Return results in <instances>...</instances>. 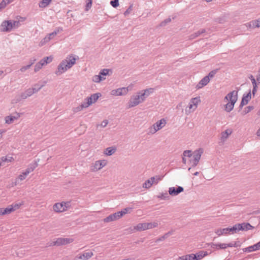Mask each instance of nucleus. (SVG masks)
Returning a JSON list of instances; mask_svg holds the SVG:
<instances>
[{
	"instance_id": "nucleus-1",
	"label": "nucleus",
	"mask_w": 260,
	"mask_h": 260,
	"mask_svg": "<svg viewBox=\"0 0 260 260\" xmlns=\"http://www.w3.org/2000/svg\"><path fill=\"white\" fill-rule=\"evenodd\" d=\"M153 91L154 88H150L137 92L135 94L131 96L127 103V108L134 107L143 103Z\"/></svg>"
},
{
	"instance_id": "nucleus-2",
	"label": "nucleus",
	"mask_w": 260,
	"mask_h": 260,
	"mask_svg": "<svg viewBox=\"0 0 260 260\" xmlns=\"http://www.w3.org/2000/svg\"><path fill=\"white\" fill-rule=\"evenodd\" d=\"M78 58L79 57L73 54L68 55L59 63L55 72V74L57 76H59L64 73L75 64L76 60L78 59Z\"/></svg>"
},
{
	"instance_id": "nucleus-3",
	"label": "nucleus",
	"mask_w": 260,
	"mask_h": 260,
	"mask_svg": "<svg viewBox=\"0 0 260 260\" xmlns=\"http://www.w3.org/2000/svg\"><path fill=\"white\" fill-rule=\"evenodd\" d=\"M237 100V91H233L229 93L224 99V102L226 103L224 106V110L227 112H231L233 109L234 105Z\"/></svg>"
},
{
	"instance_id": "nucleus-4",
	"label": "nucleus",
	"mask_w": 260,
	"mask_h": 260,
	"mask_svg": "<svg viewBox=\"0 0 260 260\" xmlns=\"http://www.w3.org/2000/svg\"><path fill=\"white\" fill-rule=\"evenodd\" d=\"M167 124V120L165 118H162L156 121L152 126L148 129L147 133L149 135H153L159 130L162 128Z\"/></svg>"
},
{
	"instance_id": "nucleus-5",
	"label": "nucleus",
	"mask_w": 260,
	"mask_h": 260,
	"mask_svg": "<svg viewBox=\"0 0 260 260\" xmlns=\"http://www.w3.org/2000/svg\"><path fill=\"white\" fill-rule=\"evenodd\" d=\"M130 210V208H126L123 209L121 211L114 213L113 214L109 215L106 218L104 219L105 222H109L119 219L122 216L126 214L128 211Z\"/></svg>"
},
{
	"instance_id": "nucleus-6",
	"label": "nucleus",
	"mask_w": 260,
	"mask_h": 260,
	"mask_svg": "<svg viewBox=\"0 0 260 260\" xmlns=\"http://www.w3.org/2000/svg\"><path fill=\"white\" fill-rule=\"evenodd\" d=\"M201 99L200 96L191 98L189 103L188 108L189 112H193L196 110L198 105L201 103Z\"/></svg>"
},
{
	"instance_id": "nucleus-7",
	"label": "nucleus",
	"mask_w": 260,
	"mask_h": 260,
	"mask_svg": "<svg viewBox=\"0 0 260 260\" xmlns=\"http://www.w3.org/2000/svg\"><path fill=\"white\" fill-rule=\"evenodd\" d=\"M70 206L69 202H61L56 203L53 206V209L56 212H61L66 211Z\"/></svg>"
},
{
	"instance_id": "nucleus-8",
	"label": "nucleus",
	"mask_w": 260,
	"mask_h": 260,
	"mask_svg": "<svg viewBox=\"0 0 260 260\" xmlns=\"http://www.w3.org/2000/svg\"><path fill=\"white\" fill-rule=\"evenodd\" d=\"M129 90V87L119 88L111 90V94L113 96L125 95L128 93Z\"/></svg>"
},
{
	"instance_id": "nucleus-9",
	"label": "nucleus",
	"mask_w": 260,
	"mask_h": 260,
	"mask_svg": "<svg viewBox=\"0 0 260 260\" xmlns=\"http://www.w3.org/2000/svg\"><path fill=\"white\" fill-rule=\"evenodd\" d=\"M101 95L102 94L100 92L92 94L89 97L86 98L84 102L88 107L92 104L95 103Z\"/></svg>"
},
{
	"instance_id": "nucleus-10",
	"label": "nucleus",
	"mask_w": 260,
	"mask_h": 260,
	"mask_svg": "<svg viewBox=\"0 0 260 260\" xmlns=\"http://www.w3.org/2000/svg\"><path fill=\"white\" fill-rule=\"evenodd\" d=\"M204 152L203 149L200 148L193 153V159L191 160L192 166L194 167L198 164L202 154Z\"/></svg>"
},
{
	"instance_id": "nucleus-11",
	"label": "nucleus",
	"mask_w": 260,
	"mask_h": 260,
	"mask_svg": "<svg viewBox=\"0 0 260 260\" xmlns=\"http://www.w3.org/2000/svg\"><path fill=\"white\" fill-rule=\"evenodd\" d=\"M106 164L107 161L105 160H97L91 166V170L92 172H96L103 168Z\"/></svg>"
},
{
	"instance_id": "nucleus-12",
	"label": "nucleus",
	"mask_w": 260,
	"mask_h": 260,
	"mask_svg": "<svg viewBox=\"0 0 260 260\" xmlns=\"http://www.w3.org/2000/svg\"><path fill=\"white\" fill-rule=\"evenodd\" d=\"M232 129L229 128L224 131H223L220 134V137L219 143L220 145H223L229 137L232 134Z\"/></svg>"
},
{
	"instance_id": "nucleus-13",
	"label": "nucleus",
	"mask_w": 260,
	"mask_h": 260,
	"mask_svg": "<svg viewBox=\"0 0 260 260\" xmlns=\"http://www.w3.org/2000/svg\"><path fill=\"white\" fill-rule=\"evenodd\" d=\"M12 29V21H4L0 25V30L3 32H9Z\"/></svg>"
},
{
	"instance_id": "nucleus-14",
	"label": "nucleus",
	"mask_w": 260,
	"mask_h": 260,
	"mask_svg": "<svg viewBox=\"0 0 260 260\" xmlns=\"http://www.w3.org/2000/svg\"><path fill=\"white\" fill-rule=\"evenodd\" d=\"M73 241V239L72 238H57L56 241L53 242V245L57 246L66 245L72 243Z\"/></svg>"
},
{
	"instance_id": "nucleus-15",
	"label": "nucleus",
	"mask_w": 260,
	"mask_h": 260,
	"mask_svg": "<svg viewBox=\"0 0 260 260\" xmlns=\"http://www.w3.org/2000/svg\"><path fill=\"white\" fill-rule=\"evenodd\" d=\"M229 234L237 233L240 231L244 230V223L236 224L232 227L228 228Z\"/></svg>"
},
{
	"instance_id": "nucleus-16",
	"label": "nucleus",
	"mask_w": 260,
	"mask_h": 260,
	"mask_svg": "<svg viewBox=\"0 0 260 260\" xmlns=\"http://www.w3.org/2000/svg\"><path fill=\"white\" fill-rule=\"evenodd\" d=\"M184 189L181 186L171 187L169 188L168 192L172 196H176L183 191Z\"/></svg>"
},
{
	"instance_id": "nucleus-17",
	"label": "nucleus",
	"mask_w": 260,
	"mask_h": 260,
	"mask_svg": "<svg viewBox=\"0 0 260 260\" xmlns=\"http://www.w3.org/2000/svg\"><path fill=\"white\" fill-rule=\"evenodd\" d=\"M245 25L248 28H255L260 27V17L257 19L250 21L249 22L245 24Z\"/></svg>"
},
{
	"instance_id": "nucleus-18",
	"label": "nucleus",
	"mask_w": 260,
	"mask_h": 260,
	"mask_svg": "<svg viewBox=\"0 0 260 260\" xmlns=\"http://www.w3.org/2000/svg\"><path fill=\"white\" fill-rule=\"evenodd\" d=\"M38 91V89H35V88H29L21 94V98L22 99H25Z\"/></svg>"
},
{
	"instance_id": "nucleus-19",
	"label": "nucleus",
	"mask_w": 260,
	"mask_h": 260,
	"mask_svg": "<svg viewBox=\"0 0 260 260\" xmlns=\"http://www.w3.org/2000/svg\"><path fill=\"white\" fill-rule=\"evenodd\" d=\"M210 79L209 78V76H205L196 85V88L197 89H201L208 84Z\"/></svg>"
},
{
	"instance_id": "nucleus-20",
	"label": "nucleus",
	"mask_w": 260,
	"mask_h": 260,
	"mask_svg": "<svg viewBox=\"0 0 260 260\" xmlns=\"http://www.w3.org/2000/svg\"><path fill=\"white\" fill-rule=\"evenodd\" d=\"M93 255V252L91 251L87 250L82 254H79L77 257L81 260H86L90 258Z\"/></svg>"
},
{
	"instance_id": "nucleus-21",
	"label": "nucleus",
	"mask_w": 260,
	"mask_h": 260,
	"mask_svg": "<svg viewBox=\"0 0 260 260\" xmlns=\"http://www.w3.org/2000/svg\"><path fill=\"white\" fill-rule=\"evenodd\" d=\"M258 250H260V241L253 245L245 248V252H251Z\"/></svg>"
},
{
	"instance_id": "nucleus-22",
	"label": "nucleus",
	"mask_w": 260,
	"mask_h": 260,
	"mask_svg": "<svg viewBox=\"0 0 260 260\" xmlns=\"http://www.w3.org/2000/svg\"><path fill=\"white\" fill-rule=\"evenodd\" d=\"M249 78L251 80L252 85H253V89H252V92L253 95H254V94H255V93L257 91V88L256 80L254 78V77L252 75H251L250 76Z\"/></svg>"
},
{
	"instance_id": "nucleus-23",
	"label": "nucleus",
	"mask_w": 260,
	"mask_h": 260,
	"mask_svg": "<svg viewBox=\"0 0 260 260\" xmlns=\"http://www.w3.org/2000/svg\"><path fill=\"white\" fill-rule=\"evenodd\" d=\"M249 78L251 80L252 85H253V89H252V92L253 95H254V94H255V93L257 91V88L256 80L254 78V77L252 75H251L250 76Z\"/></svg>"
},
{
	"instance_id": "nucleus-24",
	"label": "nucleus",
	"mask_w": 260,
	"mask_h": 260,
	"mask_svg": "<svg viewBox=\"0 0 260 260\" xmlns=\"http://www.w3.org/2000/svg\"><path fill=\"white\" fill-rule=\"evenodd\" d=\"M249 78L251 80L252 85H253V89H252V92L253 95H254V94H255V93L257 91V88L256 80L254 78V77L252 75H251L250 76Z\"/></svg>"
},
{
	"instance_id": "nucleus-25",
	"label": "nucleus",
	"mask_w": 260,
	"mask_h": 260,
	"mask_svg": "<svg viewBox=\"0 0 260 260\" xmlns=\"http://www.w3.org/2000/svg\"><path fill=\"white\" fill-rule=\"evenodd\" d=\"M215 248L216 249H225L228 247H232L233 246V244L232 243H229V244H226V243H217L214 245Z\"/></svg>"
},
{
	"instance_id": "nucleus-26",
	"label": "nucleus",
	"mask_w": 260,
	"mask_h": 260,
	"mask_svg": "<svg viewBox=\"0 0 260 260\" xmlns=\"http://www.w3.org/2000/svg\"><path fill=\"white\" fill-rule=\"evenodd\" d=\"M146 222L145 223H138L136 226H134L133 230H132L133 232L135 231H141L146 230Z\"/></svg>"
},
{
	"instance_id": "nucleus-27",
	"label": "nucleus",
	"mask_w": 260,
	"mask_h": 260,
	"mask_svg": "<svg viewBox=\"0 0 260 260\" xmlns=\"http://www.w3.org/2000/svg\"><path fill=\"white\" fill-rule=\"evenodd\" d=\"M37 166H38V163L36 161H35L32 164H30L28 166L27 169L25 171V172L26 173L25 174L28 175L29 173L32 172Z\"/></svg>"
},
{
	"instance_id": "nucleus-28",
	"label": "nucleus",
	"mask_w": 260,
	"mask_h": 260,
	"mask_svg": "<svg viewBox=\"0 0 260 260\" xmlns=\"http://www.w3.org/2000/svg\"><path fill=\"white\" fill-rule=\"evenodd\" d=\"M228 228L223 229H219L215 231V233L218 236L227 235L229 234Z\"/></svg>"
},
{
	"instance_id": "nucleus-29",
	"label": "nucleus",
	"mask_w": 260,
	"mask_h": 260,
	"mask_svg": "<svg viewBox=\"0 0 260 260\" xmlns=\"http://www.w3.org/2000/svg\"><path fill=\"white\" fill-rule=\"evenodd\" d=\"M19 116L17 114V116L9 115L5 117V122L7 124H11L13 123L15 120L18 118Z\"/></svg>"
},
{
	"instance_id": "nucleus-30",
	"label": "nucleus",
	"mask_w": 260,
	"mask_h": 260,
	"mask_svg": "<svg viewBox=\"0 0 260 260\" xmlns=\"http://www.w3.org/2000/svg\"><path fill=\"white\" fill-rule=\"evenodd\" d=\"M14 0H3L0 3V12L4 10L9 4L12 3Z\"/></svg>"
},
{
	"instance_id": "nucleus-31",
	"label": "nucleus",
	"mask_w": 260,
	"mask_h": 260,
	"mask_svg": "<svg viewBox=\"0 0 260 260\" xmlns=\"http://www.w3.org/2000/svg\"><path fill=\"white\" fill-rule=\"evenodd\" d=\"M52 0H42L39 3V7L40 8H45L49 6Z\"/></svg>"
},
{
	"instance_id": "nucleus-32",
	"label": "nucleus",
	"mask_w": 260,
	"mask_h": 260,
	"mask_svg": "<svg viewBox=\"0 0 260 260\" xmlns=\"http://www.w3.org/2000/svg\"><path fill=\"white\" fill-rule=\"evenodd\" d=\"M207 255L208 252L204 251H200L195 254L197 260H200Z\"/></svg>"
},
{
	"instance_id": "nucleus-33",
	"label": "nucleus",
	"mask_w": 260,
	"mask_h": 260,
	"mask_svg": "<svg viewBox=\"0 0 260 260\" xmlns=\"http://www.w3.org/2000/svg\"><path fill=\"white\" fill-rule=\"evenodd\" d=\"M1 214L2 215H6L11 213L13 211V209L11 208V206H9L6 208H1Z\"/></svg>"
},
{
	"instance_id": "nucleus-34",
	"label": "nucleus",
	"mask_w": 260,
	"mask_h": 260,
	"mask_svg": "<svg viewBox=\"0 0 260 260\" xmlns=\"http://www.w3.org/2000/svg\"><path fill=\"white\" fill-rule=\"evenodd\" d=\"M25 172H22V173L18 176V177L16 179L15 185H16L19 183V181H22L25 179L26 177L28 175L27 174H25Z\"/></svg>"
},
{
	"instance_id": "nucleus-35",
	"label": "nucleus",
	"mask_w": 260,
	"mask_h": 260,
	"mask_svg": "<svg viewBox=\"0 0 260 260\" xmlns=\"http://www.w3.org/2000/svg\"><path fill=\"white\" fill-rule=\"evenodd\" d=\"M87 107L88 106H87L86 104L84 101H83L81 105L74 108V111L75 112H78Z\"/></svg>"
},
{
	"instance_id": "nucleus-36",
	"label": "nucleus",
	"mask_w": 260,
	"mask_h": 260,
	"mask_svg": "<svg viewBox=\"0 0 260 260\" xmlns=\"http://www.w3.org/2000/svg\"><path fill=\"white\" fill-rule=\"evenodd\" d=\"M62 30V28L58 27L55 30L53 31L52 32L48 34L47 36L50 38V40H51L53 37H54L58 33Z\"/></svg>"
},
{
	"instance_id": "nucleus-37",
	"label": "nucleus",
	"mask_w": 260,
	"mask_h": 260,
	"mask_svg": "<svg viewBox=\"0 0 260 260\" xmlns=\"http://www.w3.org/2000/svg\"><path fill=\"white\" fill-rule=\"evenodd\" d=\"M105 78L103 77L99 74V75H96L93 76L92 77V81L95 83H99L101 81L105 80Z\"/></svg>"
},
{
	"instance_id": "nucleus-38",
	"label": "nucleus",
	"mask_w": 260,
	"mask_h": 260,
	"mask_svg": "<svg viewBox=\"0 0 260 260\" xmlns=\"http://www.w3.org/2000/svg\"><path fill=\"white\" fill-rule=\"evenodd\" d=\"M115 149L112 147H108L105 150L104 153L108 156L112 155L115 152Z\"/></svg>"
},
{
	"instance_id": "nucleus-39",
	"label": "nucleus",
	"mask_w": 260,
	"mask_h": 260,
	"mask_svg": "<svg viewBox=\"0 0 260 260\" xmlns=\"http://www.w3.org/2000/svg\"><path fill=\"white\" fill-rule=\"evenodd\" d=\"M149 180L150 181V182L152 183L153 185L157 184L158 181L161 180V178L159 176H156L154 177H151L150 179H149Z\"/></svg>"
},
{
	"instance_id": "nucleus-40",
	"label": "nucleus",
	"mask_w": 260,
	"mask_h": 260,
	"mask_svg": "<svg viewBox=\"0 0 260 260\" xmlns=\"http://www.w3.org/2000/svg\"><path fill=\"white\" fill-rule=\"evenodd\" d=\"M146 225L147 230L148 229H151L153 228H154L158 225V223L156 222H146Z\"/></svg>"
},
{
	"instance_id": "nucleus-41",
	"label": "nucleus",
	"mask_w": 260,
	"mask_h": 260,
	"mask_svg": "<svg viewBox=\"0 0 260 260\" xmlns=\"http://www.w3.org/2000/svg\"><path fill=\"white\" fill-rule=\"evenodd\" d=\"M2 160L4 161V162H11L14 160V158L12 156L10 155H7L6 156L2 157Z\"/></svg>"
},
{
	"instance_id": "nucleus-42",
	"label": "nucleus",
	"mask_w": 260,
	"mask_h": 260,
	"mask_svg": "<svg viewBox=\"0 0 260 260\" xmlns=\"http://www.w3.org/2000/svg\"><path fill=\"white\" fill-rule=\"evenodd\" d=\"M23 204V202H22L21 203L14 204L10 206H11V208H12L13 209V211H14L17 209H18L21 207V206H22Z\"/></svg>"
},
{
	"instance_id": "nucleus-43",
	"label": "nucleus",
	"mask_w": 260,
	"mask_h": 260,
	"mask_svg": "<svg viewBox=\"0 0 260 260\" xmlns=\"http://www.w3.org/2000/svg\"><path fill=\"white\" fill-rule=\"evenodd\" d=\"M251 98V91L249 90V92L245 95V105H247L248 102Z\"/></svg>"
},
{
	"instance_id": "nucleus-44",
	"label": "nucleus",
	"mask_w": 260,
	"mask_h": 260,
	"mask_svg": "<svg viewBox=\"0 0 260 260\" xmlns=\"http://www.w3.org/2000/svg\"><path fill=\"white\" fill-rule=\"evenodd\" d=\"M152 185V183L148 179L146 180L143 184V187L145 188H149Z\"/></svg>"
},
{
	"instance_id": "nucleus-45",
	"label": "nucleus",
	"mask_w": 260,
	"mask_h": 260,
	"mask_svg": "<svg viewBox=\"0 0 260 260\" xmlns=\"http://www.w3.org/2000/svg\"><path fill=\"white\" fill-rule=\"evenodd\" d=\"M50 41V38L46 36L40 42V46H42Z\"/></svg>"
},
{
	"instance_id": "nucleus-46",
	"label": "nucleus",
	"mask_w": 260,
	"mask_h": 260,
	"mask_svg": "<svg viewBox=\"0 0 260 260\" xmlns=\"http://www.w3.org/2000/svg\"><path fill=\"white\" fill-rule=\"evenodd\" d=\"M185 258L186 260H197L195 254L193 253L186 255Z\"/></svg>"
},
{
	"instance_id": "nucleus-47",
	"label": "nucleus",
	"mask_w": 260,
	"mask_h": 260,
	"mask_svg": "<svg viewBox=\"0 0 260 260\" xmlns=\"http://www.w3.org/2000/svg\"><path fill=\"white\" fill-rule=\"evenodd\" d=\"M110 4L114 8H116L119 5V1L118 0H111L110 2Z\"/></svg>"
},
{
	"instance_id": "nucleus-48",
	"label": "nucleus",
	"mask_w": 260,
	"mask_h": 260,
	"mask_svg": "<svg viewBox=\"0 0 260 260\" xmlns=\"http://www.w3.org/2000/svg\"><path fill=\"white\" fill-rule=\"evenodd\" d=\"M252 229H254V226H252L248 222H245V231L251 230Z\"/></svg>"
},
{
	"instance_id": "nucleus-49",
	"label": "nucleus",
	"mask_w": 260,
	"mask_h": 260,
	"mask_svg": "<svg viewBox=\"0 0 260 260\" xmlns=\"http://www.w3.org/2000/svg\"><path fill=\"white\" fill-rule=\"evenodd\" d=\"M109 72V69H104L101 70L99 74L101 75V76H106L108 74Z\"/></svg>"
},
{
	"instance_id": "nucleus-50",
	"label": "nucleus",
	"mask_w": 260,
	"mask_h": 260,
	"mask_svg": "<svg viewBox=\"0 0 260 260\" xmlns=\"http://www.w3.org/2000/svg\"><path fill=\"white\" fill-rule=\"evenodd\" d=\"M46 83L45 82H44V84L42 85H40L39 83L36 84L31 88H35V89H38V91H39L45 85Z\"/></svg>"
},
{
	"instance_id": "nucleus-51",
	"label": "nucleus",
	"mask_w": 260,
	"mask_h": 260,
	"mask_svg": "<svg viewBox=\"0 0 260 260\" xmlns=\"http://www.w3.org/2000/svg\"><path fill=\"white\" fill-rule=\"evenodd\" d=\"M183 155L184 157H190L191 156V152L190 150H185L183 152Z\"/></svg>"
},
{
	"instance_id": "nucleus-52",
	"label": "nucleus",
	"mask_w": 260,
	"mask_h": 260,
	"mask_svg": "<svg viewBox=\"0 0 260 260\" xmlns=\"http://www.w3.org/2000/svg\"><path fill=\"white\" fill-rule=\"evenodd\" d=\"M43 67L39 63H37L35 66L34 71L35 72H38Z\"/></svg>"
},
{
	"instance_id": "nucleus-53",
	"label": "nucleus",
	"mask_w": 260,
	"mask_h": 260,
	"mask_svg": "<svg viewBox=\"0 0 260 260\" xmlns=\"http://www.w3.org/2000/svg\"><path fill=\"white\" fill-rule=\"evenodd\" d=\"M254 109L253 106H249L245 108V114L248 113Z\"/></svg>"
},
{
	"instance_id": "nucleus-54",
	"label": "nucleus",
	"mask_w": 260,
	"mask_h": 260,
	"mask_svg": "<svg viewBox=\"0 0 260 260\" xmlns=\"http://www.w3.org/2000/svg\"><path fill=\"white\" fill-rule=\"evenodd\" d=\"M30 66H29L28 64L27 65V66H23L20 69V71L22 72V73H24L27 70L29 69L30 68Z\"/></svg>"
},
{
	"instance_id": "nucleus-55",
	"label": "nucleus",
	"mask_w": 260,
	"mask_h": 260,
	"mask_svg": "<svg viewBox=\"0 0 260 260\" xmlns=\"http://www.w3.org/2000/svg\"><path fill=\"white\" fill-rule=\"evenodd\" d=\"M12 28L13 27H18L20 25V22L17 21H12Z\"/></svg>"
},
{
	"instance_id": "nucleus-56",
	"label": "nucleus",
	"mask_w": 260,
	"mask_h": 260,
	"mask_svg": "<svg viewBox=\"0 0 260 260\" xmlns=\"http://www.w3.org/2000/svg\"><path fill=\"white\" fill-rule=\"evenodd\" d=\"M216 73V71L215 70L212 71L209 73L208 75H207V76H209V78L210 79V78H213L215 76Z\"/></svg>"
},
{
	"instance_id": "nucleus-57",
	"label": "nucleus",
	"mask_w": 260,
	"mask_h": 260,
	"mask_svg": "<svg viewBox=\"0 0 260 260\" xmlns=\"http://www.w3.org/2000/svg\"><path fill=\"white\" fill-rule=\"evenodd\" d=\"M43 59H44V60L46 61V63L47 64L50 63V62H51L52 61V58L51 56L45 57Z\"/></svg>"
},
{
	"instance_id": "nucleus-58",
	"label": "nucleus",
	"mask_w": 260,
	"mask_h": 260,
	"mask_svg": "<svg viewBox=\"0 0 260 260\" xmlns=\"http://www.w3.org/2000/svg\"><path fill=\"white\" fill-rule=\"evenodd\" d=\"M92 4V0H89V2L87 3L86 6V10L87 11L89 8H91Z\"/></svg>"
},
{
	"instance_id": "nucleus-59",
	"label": "nucleus",
	"mask_w": 260,
	"mask_h": 260,
	"mask_svg": "<svg viewBox=\"0 0 260 260\" xmlns=\"http://www.w3.org/2000/svg\"><path fill=\"white\" fill-rule=\"evenodd\" d=\"M108 123V121L107 120H104L103 121L101 124V126L103 127H105L107 126Z\"/></svg>"
},
{
	"instance_id": "nucleus-60",
	"label": "nucleus",
	"mask_w": 260,
	"mask_h": 260,
	"mask_svg": "<svg viewBox=\"0 0 260 260\" xmlns=\"http://www.w3.org/2000/svg\"><path fill=\"white\" fill-rule=\"evenodd\" d=\"M36 61V58H31L29 60V61L28 65L30 66V67H31L35 63V62Z\"/></svg>"
},
{
	"instance_id": "nucleus-61",
	"label": "nucleus",
	"mask_w": 260,
	"mask_h": 260,
	"mask_svg": "<svg viewBox=\"0 0 260 260\" xmlns=\"http://www.w3.org/2000/svg\"><path fill=\"white\" fill-rule=\"evenodd\" d=\"M169 234H170V233L166 234L165 235L162 236L161 238H160L158 240L162 241V240H164L165 239L167 238L168 237Z\"/></svg>"
},
{
	"instance_id": "nucleus-62",
	"label": "nucleus",
	"mask_w": 260,
	"mask_h": 260,
	"mask_svg": "<svg viewBox=\"0 0 260 260\" xmlns=\"http://www.w3.org/2000/svg\"><path fill=\"white\" fill-rule=\"evenodd\" d=\"M42 67H43L44 66L47 64V63H46V61H45V60H44V59L43 58L42 59H41L39 62H38Z\"/></svg>"
},
{
	"instance_id": "nucleus-63",
	"label": "nucleus",
	"mask_w": 260,
	"mask_h": 260,
	"mask_svg": "<svg viewBox=\"0 0 260 260\" xmlns=\"http://www.w3.org/2000/svg\"><path fill=\"white\" fill-rule=\"evenodd\" d=\"M171 21V19L170 18H168L161 23V25H163L166 23H168L170 22Z\"/></svg>"
},
{
	"instance_id": "nucleus-64",
	"label": "nucleus",
	"mask_w": 260,
	"mask_h": 260,
	"mask_svg": "<svg viewBox=\"0 0 260 260\" xmlns=\"http://www.w3.org/2000/svg\"><path fill=\"white\" fill-rule=\"evenodd\" d=\"M177 260H186L185 258V255L179 257Z\"/></svg>"
}]
</instances>
